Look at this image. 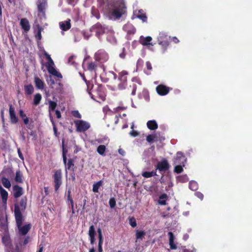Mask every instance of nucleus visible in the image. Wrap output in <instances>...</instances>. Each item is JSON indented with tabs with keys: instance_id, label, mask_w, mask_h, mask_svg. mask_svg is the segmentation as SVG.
<instances>
[{
	"instance_id": "obj_8",
	"label": "nucleus",
	"mask_w": 252,
	"mask_h": 252,
	"mask_svg": "<svg viewBox=\"0 0 252 252\" xmlns=\"http://www.w3.org/2000/svg\"><path fill=\"white\" fill-rule=\"evenodd\" d=\"M74 122L78 132H85L90 127V124L86 121L75 120Z\"/></svg>"
},
{
	"instance_id": "obj_58",
	"label": "nucleus",
	"mask_w": 252,
	"mask_h": 252,
	"mask_svg": "<svg viewBox=\"0 0 252 252\" xmlns=\"http://www.w3.org/2000/svg\"><path fill=\"white\" fill-rule=\"evenodd\" d=\"M195 195L198 197L199 198V199H200L201 200H202L203 199V197H204V195L203 194L201 193L200 192H199V191H197L195 193Z\"/></svg>"
},
{
	"instance_id": "obj_25",
	"label": "nucleus",
	"mask_w": 252,
	"mask_h": 252,
	"mask_svg": "<svg viewBox=\"0 0 252 252\" xmlns=\"http://www.w3.org/2000/svg\"><path fill=\"white\" fill-rule=\"evenodd\" d=\"M168 235L169 237V245L170 249L171 250H176L177 247L174 243V236L173 233L172 232H169Z\"/></svg>"
},
{
	"instance_id": "obj_53",
	"label": "nucleus",
	"mask_w": 252,
	"mask_h": 252,
	"mask_svg": "<svg viewBox=\"0 0 252 252\" xmlns=\"http://www.w3.org/2000/svg\"><path fill=\"white\" fill-rule=\"evenodd\" d=\"M142 175L143 177L146 178H150L152 177V174H151V172L147 171L143 172L142 173Z\"/></svg>"
},
{
	"instance_id": "obj_9",
	"label": "nucleus",
	"mask_w": 252,
	"mask_h": 252,
	"mask_svg": "<svg viewBox=\"0 0 252 252\" xmlns=\"http://www.w3.org/2000/svg\"><path fill=\"white\" fill-rule=\"evenodd\" d=\"M54 63L53 60H51L50 61H48L46 63V67L47 68V70L49 73L52 74L54 76H57L58 78H62V75L61 73L56 70V69L54 67Z\"/></svg>"
},
{
	"instance_id": "obj_7",
	"label": "nucleus",
	"mask_w": 252,
	"mask_h": 252,
	"mask_svg": "<svg viewBox=\"0 0 252 252\" xmlns=\"http://www.w3.org/2000/svg\"><path fill=\"white\" fill-rule=\"evenodd\" d=\"M55 191L57 192L62 184V173L61 169L55 170L53 175Z\"/></svg>"
},
{
	"instance_id": "obj_48",
	"label": "nucleus",
	"mask_w": 252,
	"mask_h": 252,
	"mask_svg": "<svg viewBox=\"0 0 252 252\" xmlns=\"http://www.w3.org/2000/svg\"><path fill=\"white\" fill-rule=\"evenodd\" d=\"M129 224L132 227H135L137 225V223L134 218L132 217L129 219Z\"/></svg>"
},
{
	"instance_id": "obj_6",
	"label": "nucleus",
	"mask_w": 252,
	"mask_h": 252,
	"mask_svg": "<svg viewBox=\"0 0 252 252\" xmlns=\"http://www.w3.org/2000/svg\"><path fill=\"white\" fill-rule=\"evenodd\" d=\"M128 74V72L126 70H123L119 73L118 80L120 82L118 84V88L119 90H124L127 86V76Z\"/></svg>"
},
{
	"instance_id": "obj_37",
	"label": "nucleus",
	"mask_w": 252,
	"mask_h": 252,
	"mask_svg": "<svg viewBox=\"0 0 252 252\" xmlns=\"http://www.w3.org/2000/svg\"><path fill=\"white\" fill-rule=\"evenodd\" d=\"M49 103V111L50 112L51 111H54L55 110V109L57 106V103L51 100H48Z\"/></svg>"
},
{
	"instance_id": "obj_26",
	"label": "nucleus",
	"mask_w": 252,
	"mask_h": 252,
	"mask_svg": "<svg viewBox=\"0 0 252 252\" xmlns=\"http://www.w3.org/2000/svg\"><path fill=\"white\" fill-rule=\"evenodd\" d=\"M147 126L148 128L152 130H156L158 127V125L155 120H150L147 123Z\"/></svg>"
},
{
	"instance_id": "obj_40",
	"label": "nucleus",
	"mask_w": 252,
	"mask_h": 252,
	"mask_svg": "<svg viewBox=\"0 0 252 252\" xmlns=\"http://www.w3.org/2000/svg\"><path fill=\"white\" fill-rule=\"evenodd\" d=\"M2 242L3 244L7 246L10 243V238L7 235H4L2 237Z\"/></svg>"
},
{
	"instance_id": "obj_35",
	"label": "nucleus",
	"mask_w": 252,
	"mask_h": 252,
	"mask_svg": "<svg viewBox=\"0 0 252 252\" xmlns=\"http://www.w3.org/2000/svg\"><path fill=\"white\" fill-rule=\"evenodd\" d=\"M159 45L161 46V50L162 53H165L169 46V41H160L158 42Z\"/></svg>"
},
{
	"instance_id": "obj_50",
	"label": "nucleus",
	"mask_w": 252,
	"mask_h": 252,
	"mask_svg": "<svg viewBox=\"0 0 252 252\" xmlns=\"http://www.w3.org/2000/svg\"><path fill=\"white\" fill-rule=\"evenodd\" d=\"M72 116L75 118L79 119L81 118V115L80 114L78 110H74L71 112Z\"/></svg>"
},
{
	"instance_id": "obj_28",
	"label": "nucleus",
	"mask_w": 252,
	"mask_h": 252,
	"mask_svg": "<svg viewBox=\"0 0 252 252\" xmlns=\"http://www.w3.org/2000/svg\"><path fill=\"white\" fill-rule=\"evenodd\" d=\"M124 29L129 34H133L136 32L135 28L131 25H126Z\"/></svg>"
},
{
	"instance_id": "obj_23",
	"label": "nucleus",
	"mask_w": 252,
	"mask_h": 252,
	"mask_svg": "<svg viewBox=\"0 0 252 252\" xmlns=\"http://www.w3.org/2000/svg\"><path fill=\"white\" fill-rule=\"evenodd\" d=\"M20 24L22 29H23L25 32H28L30 30V25L27 19H21Z\"/></svg>"
},
{
	"instance_id": "obj_63",
	"label": "nucleus",
	"mask_w": 252,
	"mask_h": 252,
	"mask_svg": "<svg viewBox=\"0 0 252 252\" xmlns=\"http://www.w3.org/2000/svg\"><path fill=\"white\" fill-rule=\"evenodd\" d=\"M44 55L45 57H46V59L48 60V61H50L51 60H52L50 57V55H49L46 52H44Z\"/></svg>"
},
{
	"instance_id": "obj_14",
	"label": "nucleus",
	"mask_w": 252,
	"mask_h": 252,
	"mask_svg": "<svg viewBox=\"0 0 252 252\" xmlns=\"http://www.w3.org/2000/svg\"><path fill=\"white\" fill-rule=\"evenodd\" d=\"M9 118L10 122L12 124H16L18 122V117L16 115L14 108L12 106V104L9 105Z\"/></svg>"
},
{
	"instance_id": "obj_2",
	"label": "nucleus",
	"mask_w": 252,
	"mask_h": 252,
	"mask_svg": "<svg viewBox=\"0 0 252 252\" xmlns=\"http://www.w3.org/2000/svg\"><path fill=\"white\" fill-rule=\"evenodd\" d=\"M126 13V7L123 0L116 2L113 9L110 11V15L115 19H120L123 15Z\"/></svg>"
},
{
	"instance_id": "obj_41",
	"label": "nucleus",
	"mask_w": 252,
	"mask_h": 252,
	"mask_svg": "<svg viewBox=\"0 0 252 252\" xmlns=\"http://www.w3.org/2000/svg\"><path fill=\"white\" fill-rule=\"evenodd\" d=\"M175 166L174 167V172L177 174L181 173L183 171V167L185 165H182V164H175Z\"/></svg>"
},
{
	"instance_id": "obj_10",
	"label": "nucleus",
	"mask_w": 252,
	"mask_h": 252,
	"mask_svg": "<svg viewBox=\"0 0 252 252\" xmlns=\"http://www.w3.org/2000/svg\"><path fill=\"white\" fill-rule=\"evenodd\" d=\"M170 167V164L166 158H163L160 161H158L156 165L157 169L160 172H164L169 170Z\"/></svg>"
},
{
	"instance_id": "obj_44",
	"label": "nucleus",
	"mask_w": 252,
	"mask_h": 252,
	"mask_svg": "<svg viewBox=\"0 0 252 252\" xmlns=\"http://www.w3.org/2000/svg\"><path fill=\"white\" fill-rule=\"evenodd\" d=\"M156 137V135L154 134H149L146 137V140L149 142L151 143L153 142Z\"/></svg>"
},
{
	"instance_id": "obj_16",
	"label": "nucleus",
	"mask_w": 252,
	"mask_h": 252,
	"mask_svg": "<svg viewBox=\"0 0 252 252\" xmlns=\"http://www.w3.org/2000/svg\"><path fill=\"white\" fill-rule=\"evenodd\" d=\"M96 232L95 230L94 226L93 225H91L89 229L88 235L90 238V243L91 245H94L95 242V236Z\"/></svg>"
},
{
	"instance_id": "obj_61",
	"label": "nucleus",
	"mask_w": 252,
	"mask_h": 252,
	"mask_svg": "<svg viewBox=\"0 0 252 252\" xmlns=\"http://www.w3.org/2000/svg\"><path fill=\"white\" fill-rule=\"evenodd\" d=\"M66 203H67L68 205H71L72 204H73L74 202H73L72 198L70 197V198H67Z\"/></svg>"
},
{
	"instance_id": "obj_54",
	"label": "nucleus",
	"mask_w": 252,
	"mask_h": 252,
	"mask_svg": "<svg viewBox=\"0 0 252 252\" xmlns=\"http://www.w3.org/2000/svg\"><path fill=\"white\" fill-rule=\"evenodd\" d=\"M9 252H20L19 247L18 245H16L15 247L11 248Z\"/></svg>"
},
{
	"instance_id": "obj_32",
	"label": "nucleus",
	"mask_w": 252,
	"mask_h": 252,
	"mask_svg": "<svg viewBox=\"0 0 252 252\" xmlns=\"http://www.w3.org/2000/svg\"><path fill=\"white\" fill-rule=\"evenodd\" d=\"M168 38L167 34L164 32H160L158 36V42L160 41H168Z\"/></svg>"
},
{
	"instance_id": "obj_46",
	"label": "nucleus",
	"mask_w": 252,
	"mask_h": 252,
	"mask_svg": "<svg viewBox=\"0 0 252 252\" xmlns=\"http://www.w3.org/2000/svg\"><path fill=\"white\" fill-rule=\"evenodd\" d=\"M137 17L142 20L143 22H146L147 20V17L145 13H139L137 15Z\"/></svg>"
},
{
	"instance_id": "obj_24",
	"label": "nucleus",
	"mask_w": 252,
	"mask_h": 252,
	"mask_svg": "<svg viewBox=\"0 0 252 252\" xmlns=\"http://www.w3.org/2000/svg\"><path fill=\"white\" fill-rule=\"evenodd\" d=\"M34 82L35 87L37 89L43 90L44 89L45 84L44 82L38 77L35 76L34 77Z\"/></svg>"
},
{
	"instance_id": "obj_56",
	"label": "nucleus",
	"mask_w": 252,
	"mask_h": 252,
	"mask_svg": "<svg viewBox=\"0 0 252 252\" xmlns=\"http://www.w3.org/2000/svg\"><path fill=\"white\" fill-rule=\"evenodd\" d=\"M53 131H54V134L55 136L57 137H59V136L60 135V133L58 132L57 128L56 126H53Z\"/></svg>"
},
{
	"instance_id": "obj_19",
	"label": "nucleus",
	"mask_w": 252,
	"mask_h": 252,
	"mask_svg": "<svg viewBox=\"0 0 252 252\" xmlns=\"http://www.w3.org/2000/svg\"><path fill=\"white\" fill-rule=\"evenodd\" d=\"M97 67V65L96 62L91 61L86 63V69L91 72H94L95 76H96V71Z\"/></svg>"
},
{
	"instance_id": "obj_59",
	"label": "nucleus",
	"mask_w": 252,
	"mask_h": 252,
	"mask_svg": "<svg viewBox=\"0 0 252 252\" xmlns=\"http://www.w3.org/2000/svg\"><path fill=\"white\" fill-rule=\"evenodd\" d=\"M18 154L19 158L23 161L24 160V158L20 150V149H18Z\"/></svg>"
},
{
	"instance_id": "obj_1",
	"label": "nucleus",
	"mask_w": 252,
	"mask_h": 252,
	"mask_svg": "<svg viewBox=\"0 0 252 252\" xmlns=\"http://www.w3.org/2000/svg\"><path fill=\"white\" fill-rule=\"evenodd\" d=\"M15 218L19 234L21 236L26 235L31 229L32 226L30 223L22 226L24 218L22 214L20 213L18 207L16 208Z\"/></svg>"
},
{
	"instance_id": "obj_4",
	"label": "nucleus",
	"mask_w": 252,
	"mask_h": 252,
	"mask_svg": "<svg viewBox=\"0 0 252 252\" xmlns=\"http://www.w3.org/2000/svg\"><path fill=\"white\" fill-rule=\"evenodd\" d=\"M95 62L99 63L103 67V63L107 62L109 59L108 54L103 49H99L94 55Z\"/></svg>"
},
{
	"instance_id": "obj_3",
	"label": "nucleus",
	"mask_w": 252,
	"mask_h": 252,
	"mask_svg": "<svg viewBox=\"0 0 252 252\" xmlns=\"http://www.w3.org/2000/svg\"><path fill=\"white\" fill-rule=\"evenodd\" d=\"M91 98L97 102L104 101L105 99V94L104 91V87L101 84L97 85L96 88L93 90V93H90Z\"/></svg>"
},
{
	"instance_id": "obj_31",
	"label": "nucleus",
	"mask_w": 252,
	"mask_h": 252,
	"mask_svg": "<svg viewBox=\"0 0 252 252\" xmlns=\"http://www.w3.org/2000/svg\"><path fill=\"white\" fill-rule=\"evenodd\" d=\"M168 197L166 193H163L161 194L159 197L158 203L159 204L161 205H165L166 204V199Z\"/></svg>"
},
{
	"instance_id": "obj_5",
	"label": "nucleus",
	"mask_w": 252,
	"mask_h": 252,
	"mask_svg": "<svg viewBox=\"0 0 252 252\" xmlns=\"http://www.w3.org/2000/svg\"><path fill=\"white\" fill-rule=\"evenodd\" d=\"M64 140L63 139L62 140V144H63V162L64 165H66V169H67L69 170H71L72 171H74L75 170V166H74V159L73 158H69L67 160V158L66 156V151H65L64 148Z\"/></svg>"
},
{
	"instance_id": "obj_62",
	"label": "nucleus",
	"mask_w": 252,
	"mask_h": 252,
	"mask_svg": "<svg viewBox=\"0 0 252 252\" xmlns=\"http://www.w3.org/2000/svg\"><path fill=\"white\" fill-rule=\"evenodd\" d=\"M146 65L147 68L148 70H151L152 69V64L150 63V62H147L146 63Z\"/></svg>"
},
{
	"instance_id": "obj_29",
	"label": "nucleus",
	"mask_w": 252,
	"mask_h": 252,
	"mask_svg": "<svg viewBox=\"0 0 252 252\" xmlns=\"http://www.w3.org/2000/svg\"><path fill=\"white\" fill-rule=\"evenodd\" d=\"M23 174L20 170L16 171V175L15 177V181L18 183H22L23 181Z\"/></svg>"
},
{
	"instance_id": "obj_45",
	"label": "nucleus",
	"mask_w": 252,
	"mask_h": 252,
	"mask_svg": "<svg viewBox=\"0 0 252 252\" xmlns=\"http://www.w3.org/2000/svg\"><path fill=\"white\" fill-rule=\"evenodd\" d=\"M109 204L111 208H114L116 206V200L114 197L109 199Z\"/></svg>"
},
{
	"instance_id": "obj_22",
	"label": "nucleus",
	"mask_w": 252,
	"mask_h": 252,
	"mask_svg": "<svg viewBox=\"0 0 252 252\" xmlns=\"http://www.w3.org/2000/svg\"><path fill=\"white\" fill-rule=\"evenodd\" d=\"M152 40V38L151 36H148L145 37L142 35L140 37L139 43L143 46H147L152 44L151 43Z\"/></svg>"
},
{
	"instance_id": "obj_43",
	"label": "nucleus",
	"mask_w": 252,
	"mask_h": 252,
	"mask_svg": "<svg viewBox=\"0 0 252 252\" xmlns=\"http://www.w3.org/2000/svg\"><path fill=\"white\" fill-rule=\"evenodd\" d=\"M189 188L192 190H196L198 189V184L195 181H191L189 183Z\"/></svg>"
},
{
	"instance_id": "obj_30",
	"label": "nucleus",
	"mask_w": 252,
	"mask_h": 252,
	"mask_svg": "<svg viewBox=\"0 0 252 252\" xmlns=\"http://www.w3.org/2000/svg\"><path fill=\"white\" fill-rule=\"evenodd\" d=\"M0 193L3 202H6L8 197V192L1 186H0Z\"/></svg>"
},
{
	"instance_id": "obj_21",
	"label": "nucleus",
	"mask_w": 252,
	"mask_h": 252,
	"mask_svg": "<svg viewBox=\"0 0 252 252\" xmlns=\"http://www.w3.org/2000/svg\"><path fill=\"white\" fill-rule=\"evenodd\" d=\"M47 3L46 0H42L38 1L37 4V9L39 12L41 13L43 15H45V9Z\"/></svg>"
},
{
	"instance_id": "obj_34",
	"label": "nucleus",
	"mask_w": 252,
	"mask_h": 252,
	"mask_svg": "<svg viewBox=\"0 0 252 252\" xmlns=\"http://www.w3.org/2000/svg\"><path fill=\"white\" fill-rule=\"evenodd\" d=\"M42 96L41 94L39 93L36 94L33 98V104L34 105H38L41 100Z\"/></svg>"
},
{
	"instance_id": "obj_60",
	"label": "nucleus",
	"mask_w": 252,
	"mask_h": 252,
	"mask_svg": "<svg viewBox=\"0 0 252 252\" xmlns=\"http://www.w3.org/2000/svg\"><path fill=\"white\" fill-rule=\"evenodd\" d=\"M37 38L38 40H40L41 39V29H39L38 30L37 36Z\"/></svg>"
},
{
	"instance_id": "obj_55",
	"label": "nucleus",
	"mask_w": 252,
	"mask_h": 252,
	"mask_svg": "<svg viewBox=\"0 0 252 252\" xmlns=\"http://www.w3.org/2000/svg\"><path fill=\"white\" fill-rule=\"evenodd\" d=\"M139 132H137V131L136 130H132L130 132H129V134L131 136H132V137H136L137 136H138L139 135Z\"/></svg>"
},
{
	"instance_id": "obj_17",
	"label": "nucleus",
	"mask_w": 252,
	"mask_h": 252,
	"mask_svg": "<svg viewBox=\"0 0 252 252\" xmlns=\"http://www.w3.org/2000/svg\"><path fill=\"white\" fill-rule=\"evenodd\" d=\"M133 84L130 86V88H132L131 95H135L136 94V91L137 90V86L134 83H136L138 84L141 85L142 82L140 78L138 77H134L131 79Z\"/></svg>"
},
{
	"instance_id": "obj_20",
	"label": "nucleus",
	"mask_w": 252,
	"mask_h": 252,
	"mask_svg": "<svg viewBox=\"0 0 252 252\" xmlns=\"http://www.w3.org/2000/svg\"><path fill=\"white\" fill-rule=\"evenodd\" d=\"M13 196L17 198L23 194V188L19 185H16L13 186Z\"/></svg>"
},
{
	"instance_id": "obj_13",
	"label": "nucleus",
	"mask_w": 252,
	"mask_h": 252,
	"mask_svg": "<svg viewBox=\"0 0 252 252\" xmlns=\"http://www.w3.org/2000/svg\"><path fill=\"white\" fill-rule=\"evenodd\" d=\"M171 89L163 84H159L156 87V91L160 95H165L168 94Z\"/></svg>"
},
{
	"instance_id": "obj_39",
	"label": "nucleus",
	"mask_w": 252,
	"mask_h": 252,
	"mask_svg": "<svg viewBox=\"0 0 252 252\" xmlns=\"http://www.w3.org/2000/svg\"><path fill=\"white\" fill-rule=\"evenodd\" d=\"M106 150V146L103 145H100L97 148V153L100 155H104Z\"/></svg>"
},
{
	"instance_id": "obj_15",
	"label": "nucleus",
	"mask_w": 252,
	"mask_h": 252,
	"mask_svg": "<svg viewBox=\"0 0 252 252\" xmlns=\"http://www.w3.org/2000/svg\"><path fill=\"white\" fill-rule=\"evenodd\" d=\"M93 29L94 30L97 37H99L105 32V28L99 23H97L93 27Z\"/></svg>"
},
{
	"instance_id": "obj_47",
	"label": "nucleus",
	"mask_w": 252,
	"mask_h": 252,
	"mask_svg": "<svg viewBox=\"0 0 252 252\" xmlns=\"http://www.w3.org/2000/svg\"><path fill=\"white\" fill-rule=\"evenodd\" d=\"M23 121L24 124L27 125V127L28 129H31L32 128V126H31L30 124L28 125L29 122V119L27 117L23 119Z\"/></svg>"
},
{
	"instance_id": "obj_51",
	"label": "nucleus",
	"mask_w": 252,
	"mask_h": 252,
	"mask_svg": "<svg viewBox=\"0 0 252 252\" xmlns=\"http://www.w3.org/2000/svg\"><path fill=\"white\" fill-rule=\"evenodd\" d=\"M97 231L98 235V241L103 240L101 229L100 228H98L97 230Z\"/></svg>"
},
{
	"instance_id": "obj_52",
	"label": "nucleus",
	"mask_w": 252,
	"mask_h": 252,
	"mask_svg": "<svg viewBox=\"0 0 252 252\" xmlns=\"http://www.w3.org/2000/svg\"><path fill=\"white\" fill-rule=\"evenodd\" d=\"M103 240H99L98 241V252H102V244H103Z\"/></svg>"
},
{
	"instance_id": "obj_12",
	"label": "nucleus",
	"mask_w": 252,
	"mask_h": 252,
	"mask_svg": "<svg viewBox=\"0 0 252 252\" xmlns=\"http://www.w3.org/2000/svg\"><path fill=\"white\" fill-rule=\"evenodd\" d=\"M186 160L187 158L184 153L182 152H178L173 159V163L174 164H182V165H185Z\"/></svg>"
},
{
	"instance_id": "obj_49",
	"label": "nucleus",
	"mask_w": 252,
	"mask_h": 252,
	"mask_svg": "<svg viewBox=\"0 0 252 252\" xmlns=\"http://www.w3.org/2000/svg\"><path fill=\"white\" fill-rule=\"evenodd\" d=\"M75 56H71L68 60V63L71 65H76V63H75L74 61V59L75 58Z\"/></svg>"
},
{
	"instance_id": "obj_33",
	"label": "nucleus",
	"mask_w": 252,
	"mask_h": 252,
	"mask_svg": "<svg viewBox=\"0 0 252 252\" xmlns=\"http://www.w3.org/2000/svg\"><path fill=\"white\" fill-rule=\"evenodd\" d=\"M25 93L27 94H31L33 93L34 88L32 84H29L24 86Z\"/></svg>"
},
{
	"instance_id": "obj_38",
	"label": "nucleus",
	"mask_w": 252,
	"mask_h": 252,
	"mask_svg": "<svg viewBox=\"0 0 252 252\" xmlns=\"http://www.w3.org/2000/svg\"><path fill=\"white\" fill-rule=\"evenodd\" d=\"M146 232L144 231L137 230L136 231V238L137 240H142Z\"/></svg>"
},
{
	"instance_id": "obj_42",
	"label": "nucleus",
	"mask_w": 252,
	"mask_h": 252,
	"mask_svg": "<svg viewBox=\"0 0 252 252\" xmlns=\"http://www.w3.org/2000/svg\"><path fill=\"white\" fill-rule=\"evenodd\" d=\"M87 89V91L88 92V93L90 94V93H93V90H94L93 87H94V84H93L92 82L88 81L86 83Z\"/></svg>"
},
{
	"instance_id": "obj_11",
	"label": "nucleus",
	"mask_w": 252,
	"mask_h": 252,
	"mask_svg": "<svg viewBox=\"0 0 252 252\" xmlns=\"http://www.w3.org/2000/svg\"><path fill=\"white\" fill-rule=\"evenodd\" d=\"M27 198L26 197H23L19 202L15 203L14 204V216L15 217V210L16 208L18 207L20 213L22 214V212H24L27 207Z\"/></svg>"
},
{
	"instance_id": "obj_57",
	"label": "nucleus",
	"mask_w": 252,
	"mask_h": 252,
	"mask_svg": "<svg viewBox=\"0 0 252 252\" xmlns=\"http://www.w3.org/2000/svg\"><path fill=\"white\" fill-rule=\"evenodd\" d=\"M19 114L20 117L21 118H22V119L27 117L26 115L24 113L23 110L22 109H20L19 110Z\"/></svg>"
},
{
	"instance_id": "obj_64",
	"label": "nucleus",
	"mask_w": 252,
	"mask_h": 252,
	"mask_svg": "<svg viewBox=\"0 0 252 252\" xmlns=\"http://www.w3.org/2000/svg\"><path fill=\"white\" fill-rule=\"evenodd\" d=\"M55 114L56 115V117L58 119H60L62 117L61 112L59 110H56L55 111Z\"/></svg>"
},
{
	"instance_id": "obj_27",
	"label": "nucleus",
	"mask_w": 252,
	"mask_h": 252,
	"mask_svg": "<svg viewBox=\"0 0 252 252\" xmlns=\"http://www.w3.org/2000/svg\"><path fill=\"white\" fill-rule=\"evenodd\" d=\"M103 183V182L102 180H100L94 183L93 185V191L94 193H98L99 192L98 189L100 187L102 186Z\"/></svg>"
},
{
	"instance_id": "obj_36",
	"label": "nucleus",
	"mask_w": 252,
	"mask_h": 252,
	"mask_svg": "<svg viewBox=\"0 0 252 252\" xmlns=\"http://www.w3.org/2000/svg\"><path fill=\"white\" fill-rule=\"evenodd\" d=\"M1 183L3 186L7 189H9L11 187V183L10 181L6 177H2L1 178Z\"/></svg>"
},
{
	"instance_id": "obj_18",
	"label": "nucleus",
	"mask_w": 252,
	"mask_h": 252,
	"mask_svg": "<svg viewBox=\"0 0 252 252\" xmlns=\"http://www.w3.org/2000/svg\"><path fill=\"white\" fill-rule=\"evenodd\" d=\"M71 20L68 19L67 20L61 21L59 23L60 28L63 31H66L71 28Z\"/></svg>"
}]
</instances>
